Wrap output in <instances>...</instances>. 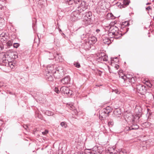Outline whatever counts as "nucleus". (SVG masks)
<instances>
[{"mask_svg": "<svg viewBox=\"0 0 154 154\" xmlns=\"http://www.w3.org/2000/svg\"><path fill=\"white\" fill-rule=\"evenodd\" d=\"M122 31L121 30L120 31H119V29L116 26H113L109 28L108 32V35L110 38L117 39L122 36Z\"/></svg>", "mask_w": 154, "mask_h": 154, "instance_id": "obj_1", "label": "nucleus"}, {"mask_svg": "<svg viewBox=\"0 0 154 154\" xmlns=\"http://www.w3.org/2000/svg\"><path fill=\"white\" fill-rule=\"evenodd\" d=\"M83 15L84 17L82 18L83 24L86 26L92 23L91 18L92 14V13L91 12L89 11L86 12Z\"/></svg>", "mask_w": 154, "mask_h": 154, "instance_id": "obj_2", "label": "nucleus"}, {"mask_svg": "<svg viewBox=\"0 0 154 154\" xmlns=\"http://www.w3.org/2000/svg\"><path fill=\"white\" fill-rule=\"evenodd\" d=\"M55 69L53 74L55 78L59 79L64 75V73L62 66H60L57 67H56Z\"/></svg>", "mask_w": 154, "mask_h": 154, "instance_id": "obj_3", "label": "nucleus"}, {"mask_svg": "<svg viewBox=\"0 0 154 154\" xmlns=\"http://www.w3.org/2000/svg\"><path fill=\"white\" fill-rule=\"evenodd\" d=\"M103 149L102 147H95L93 149H88L86 151V154H101Z\"/></svg>", "mask_w": 154, "mask_h": 154, "instance_id": "obj_4", "label": "nucleus"}, {"mask_svg": "<svg viewBox=\"0 0 154 154\" xmlns=\"http://www.w3.org/2000/svg\"><path fill=\"white\" fill-rule=\"evenodd\" d=\"M122 85L123 86H128L130 85L132 83H134L135 82L134 78L131 76L130 77H127L125 80H121Z\"/></svg>", "mask_w": 154, "mask_h": 154, "instance_id": "obj_5", "label": "nucleus"}, {"mask_svg": "<svg viewBox=\"0 0 154 154\" xmlns=\"http://www.w3.org/2000/svg\"><path fill=\"white\" fill-rule=\"evenodd\" d=\"M136 89L137 91L141 95H144L146 93V88L143 85L141 84H137Z\"/></svg>", "mask_w": 154, "mask_h": 154, "instance_id": "obj_6", "label": "nucleus"}, {"mask_svg": "<svg viewBox=\"0 0 154 154\" xmlns=\"http://www.w3.org/2000/svg\"><path fill=\"white\" fill-rule=\"evenodd\" d=\"M78 5H79V7H78V14H79V15H83V14H81L82 12L84 10L83 9H85V2H82V1H78Z\"/></svg>", "mask_w": 154, "mask_h": 154, "instance_id": "obj_7", "label": "nucleus"}, {"mask_svg": "<svg viewBox=\"0 0 154 154\" xmlns=\"http://www.w3.org/2000/svg\"><path fill=\"white\" fill-rule=\"evenodd\" d=\"M97 60L98 62L106 61L108 60L107 56L103 52H101L97 55Z\"/></svg>", "mask_w": 154, "mask_h": 154, "instance_id": "obj_8", "label": "nucleus"}, {"mask_svg": "<svg viewBox=\"0 0 154 154\" xmlns=\"http://www.w3.org/2000/svg\"><path fill=\"white\" fill-rule=\"evenodd\" d=\"M112 109L109 106H108L105 108H103L102 110V112L100 113L101 114L100 115V116H101V114H104L105 115V116H109V113L112 112Z\"/></svg>", "mask_w": 154, "mask_h": 154, "instance_id": "obj_9", "label": "nucleus"}, {"mask_svg": "<svg viewBox=\"0 0 154 154\" xmlns=\"http://www.w3.org/2000/svg\"><path fill=\"white\" fill-rule=\"evenodd\" d=\"M84 143L83 141H81L80 144H78V154H83L85 150L84 147Z\"/></svg>", "mask_w": 154, "mask_h": 154, "instance_id": "obj_10", "label": "nucleus"}, {"mask_svg": "<svg viewBox=\"0 0 154 154\" xmlns=\"http://www.w3.org/2000/svg\"><path fill=\"white\" fill-rule=\"evenodd\" d=\"M129 25V23L128 21H125L122 23L121 26V30H122V31L123 30H125V32H123V34H125V33H126L128 31L129 28L127 27V26H128Z\"/></svg>", "mask_w": 154, "mask_h": 154, "instance_id": "obj_11", "label": "nucleus"}, {"mask_svg": "<svg viewBox=\"0 0 154 154\" xmlns=\"http://www.w3.org/2000/svg\"><path fill=\"white\" fill-rule=\"evenodd\" d=\"M60 91L64 94H72V91L69 90V88L65 86L62 87L60 89Z\"/></svg>", "mask_w": 154, "mask_h": 154, "instance_id": "obj_12", "label": "nucleus"}, {"mask_svg": "<svg viewBox=\"0 0 154 154\" xmlns=\"http://www.w3.org/2000/svg\"><path fill=\"white\" fill-rule=\"evenodd\" d=\"M70 78L69 76H67L61 79V83L63 85H66L69 83L70 81Z\"/></svg>", "mask_w": 154, "mask_h": 154, "instance_id": "obj_13", "label": "nucleus"}, {"mask_svg": "<svg viewBox=\"0 0 154 154\" xmlns=\"http://www.w3.org/2000/svg\"><path fill=\"white\" fill-rule=\"evenodd\" d=\"M55 68L54 67V66L52 65H48L47 67V69L48 70V72L49 73H53L54 74V71L55 70Z\"/></svg>", "mask_w": 154, "mask_h": 154, "instance_id": "obj_14", "label": "nucleus"}, {"mask_svg": "<svg viewBox=\"0 0 154 154\" xmlns=\"http://www.w3.org/2000/svg\"><path fill=\"white\" fill-rule=\"evenodd\" d=\"M83 42L82 44L83 46H84V48L85 49L89 50L91 48L92 45H91L90 43L88 41H83Z\"/></svg>", "mask_w": 154, "mask_h": 154, "instance_id": "obj_15", "label": "nucleus"}, {"mask_svg": "<svg viewBox=\"0 0 154 154\" xmlns=\"http://www.w3.org/2000/svg\"><path fill=\"white\" fill-rule=\"evenodd\" d=\"M97 41V39L94 36L90 37L88 38V42L92 45L94 44Z\"/></svg>", "mask_w": 154, "mask_h": 154, "instance_id": "obj_16", "label": "nucleus"}, {"mask_svg": "<svg viewBox=\"0 0 154 154\" xmlns=\"http://www.w3.org/2000/svg\"><path fill=\"white\" fill-rule=\"evenodd\" d=\"M138 128V125H131L130 127H126V129L127 131H130L131 130L137 129Z\"/></svg>", "mask_w": 154, "mask_h": 154, "instance_id": "obj_17", "label": "nucleus"}, {"mask_svg": "<svg viewBox=\"0 0 154 154\" xmlns=\"http://www.w3.org/2000/svg\"><path fill=\"white\" fill-rule=\"evenodd\" d=\"M77 12L76 11H73L71 14V17H72V20L75 21L77 18Z\"/></svg>", "mask_w": 154, "mask_h": 154, "instance_id": "obj_18", "label": "nucleus"}, {"mask_svg": "<svg viewBox=\"0 0 154 154\" xmlns=\"http://www.w3.org/2000/svg\"><path fill=\"white\" fill-rule=\"evenodd\" d=\"M70 109L72 110V113L73 115H76L77 113V110L76 109L73 105L70 106Z\"/></svg>", "mask_w": 154, "mask_h": 154, "instance_id": "obj_19", "label": "nucleus"}, {"mask_svg": "<svg viewBox=\"0 0 154 154\" xmlns=\"http://www.w3.org/2000/svg\"><path fill=\"white\" fill-rule=\"evenodd\" d=\"M154 95L152 94L151 93H149L147 96V99L148 100L153 101Z\"/></svg>", "mask_w": 154, "mask_h": 154, "instance_id": "obj_20", "label": "nucleus"}, {"mask_svg": "<svg viewBox=\"0 0 154 154\" xmlns=\"http://www.w3.org/2000/svg\"><path fill=\"white\" fill-rule=\"evenodd\" d=\"M121 112V111L119 109H116L113 111L114 114L116 116L120 115Z\"/></svg>", "mask_w": 154, "mask_h": 154, "instance_id": "obj_21", "label": "nucleus"}, {"mask_svg": "<svg viewBox=\"0 0 154 154\" xmlns=\"http://www.w3.org/2000/svg\"><path fill=\"white\" fill-rule=\"evenodd\" d=\"M129 4V2L128 0H124L123 1V5L124 6H122V7L125 8L128 6Z\"/></svg>", "mask_w": 154, "mask_h": 154, "instance_id": "obj_22", "label": "nucleus"}, {"mask_svg": "<svg viewBox=\"0 0 154 154\" xmlns=\"http://www.w3.org/2000/svg\"><path fill=\"white\" fill-rule=\"evenodd\" d=\"M107 16L108 18L109 19H115V17L111 13L108 14Z\"/></svg>", "mask_w": 154, "mask_h": 154, "instance_id": "obj_23", "label": "nucleus"}, {"mask_svg": "<svg viewBox=\"0 0 154 154\" xmlns=\"http://www.w3.org/2000/svg\"><path fill=\"white\" fill-rule=\"evenodd\" d=\"M45 114L48 116H53L54 115V113L53 112L49 110L46 111L45 112Z\"/></svg>", "mask_w": 154, "mask_h": 154, "instance_id": "obj_24", "label": "nucleus"}, {"mask_svg": "<svg viewBox=\"0 0 154 154\" xmlns=\"http://www.w3.org/2000/svg\"><path fill=\"white\" fill-rule=\"evenodd\" d=\"M103 41L105 44H109L110 42L109 39L107 37H106L105 39H103Z\"/></svg>", "mask_w": 154, "mask_h": 154, "instance_id": "obj_25", "label": "nucleus"}, {"mask_svg": "<svg viewBox=\"0 0 154 154\" xmlns=\"http://www.w3.org/2000/svg\"><path fill=\"white\" fill-rule=\"evenodd\" d=\"M127 76H125V75L123 74H122V75L120 74L119 75V78L122 79V80H125L126 78H127Z\"/></svg>", "mask_w": 154, "mask_h": 154, "instance_id": "obj_26", "label": "nucleus"}, {"mask_svg": "<svg viewBox=\"0 0 154 154\" xmlns=\"http://www.w3.org/2000/svg\"><path fill=\"white\" fill-rule=\"evenodd\" d=\"M108 125L110 127H112L114 124V122L112 119L110 120L108 122Z\"/></svg>", "mask_w": 154, "mask_h": 154, "instance_id": "obj_27", "label": "nucleus"}, {"mask_svg": "<svg viewBox=\"0 0 154 154\" xmlns=\"http://www.w3.org/2000/svg\"><path fill=\"white\" fill-rule=\"evenodd\" d=\"M46 79L48 81H52L53 80V78L52 76L51 75L49 76L48 75H47Z\"/></svg>", "mask_w": 154, "mask_h": 154, "instance_id": "obj_28", "label": "nucleus"}, {"mask_svg": "<svg viewBox=\"0 0 154 154\" xmlns=\"http://www.w3.org/2000/svg\"><path fill=\"white\" fill-rule=\"evenodd\" d=\"M6 45L7 46L9 47L11 46L12 45V43L11 41L9 40L6 43Z\"/></svg>", "mask_w": 154, "mask_h": 154, "instance_id": "obj_29", "label": "nucleus"}, {"mask_svg": "<svg viewBox=\"0 0 154 154\" xmlns=\"http://www.w3.org/2000/svg\"><path fill=\"white\" fill-rule=\"evenodd\" d=\"M62 127L64 128H66V124L65 122H62L60 123Z\"/></svg>", "mask_w": 154, "mask_h": 154, "instance_id": "obj_30", "label": "nucleus"}, {"mask_svg": "<svg viewBox=\"0 0 154 154\" xmlns=\"http://www.w3.org/2000/svg\"><path fill=\"white\" fill-rule=\"evenodd\" d=\"M13 64V63L12 62H9L8 63L9 66L10 68H11V69L13 68L14 66Z\"/></svg>", "mask_w": 154, "mask_h": 154, "instance_id": "obj_31", "label": "nucleus"}, {"mask_svg": "<svg viewBox=\"0 0 154 154\" xmlns=\"http://www.w3.org/2000/svg\"><path fill=\"white\" fill-rule=\"evenodd\" d=\"M97 73L98 74L99 76H101L102 73V71L100 70H97Z\"/></svg>", "mask_w": 154, "mask_h": 154, "instance_id": "obj_32", "label": "nucleus"}, {"mask_svg": "<svg viewBox=\"0 0 154 154\" xmlns=\"http://www.w3.org/2000/svg\"><path fill=\"white\" fill-rule=\"evenodd\" d=\"M19 46V45L17 43H14L13 45V46L14 48H17Z\"/></svg>", "mask_w": 154, "mask_h": 154, "instance_id": "obj_33", "label": "nucleus"}, {"mask_svg": "<svg viewBox=\"0 0 154 154\" xmlns=\"http://www.w3.org/2000/svg\"><path fill=\"white\" fill-rule=\"evenodd\" d=\"M54 91L57 94H59L60 92V91L57 88H55L54 89Z\"/></svg>", "mask_w": 154, "mask_h": 154, "instance_id": "obj_34", "label": "nucleus"}, {"mask_svg": "<svg viewBox=\"0 0 154 154\" xmlns=\"http://www.w3.org/2000/svg\"><path fill=\"white\" fill-rule=\"evenodd\" d=\"M147 127H148L149 126L150 123L149 122H145L144 124Z\"/></svg>", "mask_w": 154, "mask_h": 154, "instance_id": "obj_35", "label": "nucleus"}, {"mask_svg": "<svg viewBox=\"0 0 154 154\" xmlns=\"http://www.w3.org/2000/svg\"><path fill=\"white\" fill-rule=\"evenodd\" d=\"M48 133V131L47 130H45V131L42 132V134L43 135H45Z\"/></svg>", "mask_w": 154, "mask_h": 154, "instance_id": "obj_36", "label": "nucleus"}, {"mask_svg": "<svg viewBox=\"0 0 154 154\" xmlns=\"http://www.w3.org/2000/svg\"><path fill=\"white\" fill-rule=\"evenodd\" d=\"M3 48V47L2 46V44L0 42V51L2 50Z\"/></svg>", "mask_w": 154, "mask_h": 154, "instance_id": "obj_37", "label": "nucleus"}, {"mask_svg": "<svg viewBox=\"0 0 154 154\" xmlns=\"http://www.w3.org/2000/svg\"><path fill=\"white\" fill-rule=\"evenodd\" d=\"M23 127V128L26 130H27L28 128V126L27 125H24Z\"/></svg>", "mask_w": 154, "mask_h": 154, "instance_id": "obj_38", "label": "nucleus"}, {"mask_svg": "<svg viewBox=\"0 0 154 154\" xmlns=\"http://www.w3.org/2000/svg\"><path fill=\"white\" fill-rule=\"evenodd\" d=\"M151 9V7L150 6H148L146 8V10L147 11L149 10V9Z\"/></svg>", "mask_w": 154, "mask_h": 154, "instance_id": "obj_39", "label": "nucleus"}, {"mask_svg": "<svg viewBox=\"0 0 154 154\" xmlns=\"http://www.w3.org/2000/svg\"><path fill=\"white\" fill-rule=\"evenodd\" d=\"M110 149H111V148H110V149H108V153H109L110 154H113V153L110 150Z\"/></svg>", "mask_w": 154, "mask_h": 154, "instance_id": "obj_40", "label": "nucleus"}, {"mask_svg": "<svg viewBox=\"0 0 154 154\" xmlns=\"http://www.w3.org/2000/svg\"><path fill=\"white\" fill-rule=\"evenodd\" d=\"M65 1L67 2L68 3H69L70 4H71V3H70V2H72V1L71 0H65Z\"/></svg>", "mask_w": 154, "mask_h": 154, "instance_id": "obj_41", "label": "nucleus"}, {"mask_svg": "<svg viewBox=\"0 0 154 154\" xmlns=\"http://www.w3.org/2000/svg\"><path fill=\"white\" fill-rule=\"evenodd\" d=\"M114 91L116 93V94H117V93H118L119 92V91L118 90V89H116L115 91Z\"/></svg>", "mask_w": 154, "mask_h": 154, "instance_id": "obj_42", "label": "nucleus"}, {"mask_svg": "<svg viewBox=\"0 0 154 154\" xmlns=\"http://www.w3.org/2000/svg\"><path fill=\"white\" fill-rule=\"evenodd\" d=\"M100 31V30L98 29H96V32H97V33H98Z\"/></svg>", "mask_w": 154, "mask_h": 154, "instance_id": "obj_43", "label": "nucleus"}, {"mask_svg": "<svg viewBox=\"0 0 154 154\" xmlns=\"http://www.w3.org/2000/svg\"><path fill=\"white\" fill-rule=\"evenodd\" d=\"M148 85L149 87L151 88L152 87V85L150 83Z\"/></svg>", "mask_w": 154, "mask_h": 154, "instance_id": "obj_44", "label": "nucleus"}, {"mask_svg": "<svg viewBox=\"0 0 154 154\" xmlns=\"http://www.w3.org/2000/svg\"><path fill=\"white\" fill-rule=\"evenodd\" d=\"M119 65H118L117 66H115V67L116 69H118V68H119Z\"/></svg>", "mask_w": 154, "mask_h": 154, "instance_id": "obj_45", "label": "nucleus"}, {"mask_svg": "<svg viewBox=\"0 0 154 154\" xmlns=\"http://www.w3.org/2000/svg\"><path fill=\"white\" fill-rule=\"evenodd\" d=\"M80 67V64L78 62V68H79Z\"/></svg>", "mask_w": 154, "mask_h": 154, "instance_id": "obj_46", "label": "nucleus"}, {"mask_svg": "<svg viewBox=\"0 0 154 154\" xmlns=\"http://www.w3.org/2000/svg\"><path fill=\"white\" fill-rule=\"evenodd\" d=\"M75 67H77V63H75Z\"/></svg>", "mask_w": 154, "mask_h": 154, "instance_id": "obj_47", "label": "nucleus"}, {"mask_svg": "<svg viewBox=\"0 0 154 154\" xmlns=\"http://www.w3.org/2000/svg\"><path fill=\"white\" fill-rule=\"evenodd\" d=\"M114 58H111V61H113V60Z\"/></svg>", "mask_w": 154, "mask_h": 154, "instance_id": "obj_48", "label": "nucleus"}, {"mask_svg": "<svg viewBox=\"0 0 154 154\" xmlns=\"http://www.w3.org/2000/svg\"><path fill=\"white\" fill-rule=\"evenodd\" d=\"M150 4V3H147L146 4V5H149Z\"/></svg>", "mask_w": 154, "mask_h": 154, "instance_id": "obj_49", "label": "nucleus"}, {"mask_svg": "<svg viewBox=\"0 0 154 154\" xmlns=\"http://www.w3.org/2000/svg\"><path fill=\"white\" fill-rule=\"evenodd\" d=\"M126 76H127L128 77H130L131 76L129 75H127Z\"/></svg>", "mask_w": 154, "mask_h": 154, "instance_id": "obj_50", "label": "nucleus"}, {"mask_svg": "<svg viewBox=\"0 0 154 154\" xmlns=\"http://www.w3.org/2000/svg\"><path fill=\"white\" fill-rule=\"evenodd\" d=\"M108 68L109 70V66H108Z\"/></svg>", "mask_w": 154, "mask_h": 154, "instance_id": "obj_51", "label": "nucleus"}, {"mask_svg": "<svg viewBox=\"0 0 154 154\" xmlns=\"http://www.w3.org/2000/svg\"><path fill=\"white\" fill-rule=\"evenodd\" d=\"M78 18H79V19H80V17H79V18L78 17Z\"/></svg>", "mask_w": 154, "mask_h": 154, "instance_id": "obj_52", "label": "nucleus"}, {"mask_svg": "<svg viewBox=\"0 0 154 154\" xmlns=\"http://www.w3.org/2000/svg\"><path fill=\"white\" fill-rule=\"evenodd\" d=\"M115 3L116 4H117V3H118V2H117H117H115Z\"/></svg>", "mask_w": 154, "mask_h": 154, "instance_id": "obj_53", "label": "nucleus"}]
</instances>
